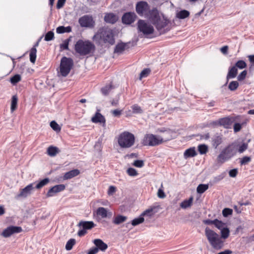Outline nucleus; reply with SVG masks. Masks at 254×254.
Listing matches in <instances>:
<instances>
[{
	"label": "nucleus",
	"mask_w": 254,
	"mask_h": 254,
	"mask_svg": "<svg viewBox=\"0 0 254 254\" xmlns=\"http://www.w3.org/2000/svg\"><path fill=\"white\" fill-rule=\"evenodd\" d=\"M222 142V135L218 133L214 134L212 137V145L213 147L216 149L217 147Z\"/></svg>",
	"instance_id": "obj_21"
},
{
	"label": "nucleus",
	"mask_w": 254,
	"mask_h": 254,
	"mask_svg": "<svg viewBox=\"0 0 254 254\" xmlns=\"http://www.w3.org/2000/svg\"><path fill=\"white\" fill-rule=\"evenodd\" d=\"M21 76L19 74H15L10 78V82L15 85L21 80Z\"/></svg>",
	"instance_id": "obj_44"
},
{
	"label": "nucleus",
	"mask_w": 254,
	"mask_h": 254,
	"mask_svg": "<svg viewBox=\"0 0 254 254\" xmlns=\"http://www.w3.org/2000/svg\"><path fill=\"white\" fill-rule=\"evenodd\" d=\"M80 174V171L78 169H73L65 173L64 176V180L70 179Z\"/></svg>",
	"instance_id": "obj_23"
},
{
	"label": "nucleus",
	"mask_w": 254,
	"mask_h": 254,
	"mask_svg": "<svg viewBox=\"0 0 254 254\" xmlns=\"http://www.w3.org/2000/svg\"><path fill=\"white\" fill-rule=\"evenodd\" d=\"M235 66L240 69H243L247 66V64L244 61L239 60L236 63Z\"/></svg>",
	"instance_id": "obj_49"
},
{
	"label": "nucleus",
	"mask_w": 254,
	"mask_h": 254,
	"mask_svg": "<svg viewBox=\"0 0 254 254\" xmlns=\"http://www.w3.org/2000/svg\"><path fill=\"white\" fill-rule=\"evenodd\" d=\"M233 213V210L229 208H225L222 210L223 216L225 217H228L229 215H232Z\"/></svg>",
	"instance_id": "obj_51"
},
{
	"label": "nucleus",
	"mask_w": 254,
	"mask_h": 254,
	"mask_svg": "<svg viewBox=\"0 0 254 254\" xmlns=\"http://www.w3.org/2000/svg\"><path fill=\"white\" fill-rule=\"evenodd\" d=\"M76 241L74 239H69L65 245V249L67 251L71 250L73 246L75 244Z\"/></svg>",
	"instance_id": "obj_40"
},
{
	"label": "nucleus",
	"mask_w": 254,
	"mask_h": 254,
	"mask_svg": "<svg viewBox=\"0 0 254 254\" xmlns=\"http://www.w3.org/2000/svg\"><path fill=\"white\" fill-rule=\"evenodd\" d=\"M50 127L56 131H60L61 129L60 126L55 121H53L50 123Z\"/></svg>",
	"instance_id": "obj_45"
},
{
	"label": "nucleus",
	"mask_w": 254,
	"mask_h": 254,
	"mask_svg": "<svg viewBox=\"0 0 254 254\" xmlns=\"http://www.w3.org/2000/svg\"><path fill=\"white\" fill-rule=\"evenodd\" d=\"M205 235L211 247L215 250H220L224 246V241L220 236L208 227L205 229Z\"/></svg>",
	"instance_id": "obj_3"
},
{
	"label": "nucleus",
	"mask_w": 254,
	"mask_h": 254,
	"mask_svg": "<svg viewBox=\"0 0 254 254\" xmlns=\"http://www.w3.org/2000/svg\"><path fill=\"white\" fill-rule=\"evenodd\" d=\"M131 108L132 110V113L134 114H141L143 113V110L137 104L132 105Z\"/></svg>",
	"instance_id": "obj_42"
},
{
	"label": "nucleus",
	"mask_w": 254,
	"mask_h": 254,
	"mask_svg": "<svg viewBox=\"0 0 254 254\" xmlns=\"http://www.w3.org/2000/svg\"><path fill=\"white\" fill-rule=\"evenodd\" d=\"M221 230V239H226L228 238L230 234L229 229L227 227L223 228Z\"/></svg>",
	"instance_id": "obj_37"
},
{
	"label": "nucleus",
	"mask_w": 254,
	"mask_h": 254,
	"mask_svg": "<svg viewBox=\"0 0 254 254\" xmlns=\"http://www.w3.org/2000/svg\"><path fill=\"white\" fill-rule=\"evenodd\" d=\"M137 17L134 12L125 13L122 17V22L126 24H130L134 22Z\"/></svg>",
	"instance_id": "obj_14"
},
{
	"label": "nucleus",
	"mask_w": 254,
	"mask_h": 254,
	"mask_svg": "<svg viewBox=\"0 0 254 254\" xmlns=\"http://www.w3.org/2000/svg\"><path fill=\"white\" fill-rule=\"evenodd\" d=\"M127 173L130 176L134 177L138 175L137 172L136 170L133 168H129L127 170Z\"/></svg>",
	"instance_id": "obj_53"
},
{
	"label": "nucleus",
	"mask_w": 254,
	"mask_h": 254,
	"mask_svg": "<svg viewBox=\"0 0 254 254\" xmlns=\"http://www.w3.org/2000/svg\"><path fill=\"white\" fill-rule=\"evenodd\" d=\"M17 101L18 98L16 95H13L11 98V107L10 110L11 112H14L16 109L17 107Z\"/></svg>",
	"instance_id": "obj_34"
},
{
	"label": "nucleus",
	"mask_w": 254,
	"mask_h": 254,
	"mask_svg": "<svg viewBox=\"0 0 254 254\" xmlns=\"http://www.w3.org/2000/svg\"><path fill=\"white\" fill-rule=\"evenodd\" d=\"M95 49L94 45L91 42L89 41H83L82 40H78L74 47L76 52L81 56L87 55Z\"/></svg>",
	"instance_id": "obj_5"
},
{
	"label": "nucleus",
	"mask_w": 254,
	"mask_h": 254,
	"mask_svg": "<svg viewBox=\"0 0 254 254\" xmlns=\"http://www.w3.org/2000/svg\"><path fill=\"white\" fill-rule=\"evenodd\" d=\"M137 28L139 31L146 35L152 34L154 30L152 25L147 24L144 20L141 19L138 21Z\"/></svg>",
	"instance_id": "obj_8"
},
{
	"label": "nucleus",
	"mask_w": 254,
	"mask_h": 254,
	"mask_svg": "<svg viewBox=\"0 0 254 254\" xmlns=\"http://www.w3.org/2000/svg\"><path fill=\"white\" fill-rule=\"evenodd\" d=\"M196 155L197 153L194 147H192L187 149L184 154V157L186 159L188 158L194 157Z\"/></svg>",
	"instance_id": "obj_28"
},
{
	"label": "nucleus",
	"mask_w": 254,
	"mask_h": 254,
	"mask_svg": "<svg viewBox=\"0 0 254 254\" xmlns=\"http://www.w3.org/2000/svg\"><path fill=\"white\" fill-rule=\"evenodd\" d=\"M169 21L166 18H163L162 19L161 18L159 20L156 21L154 24H153L157 29V30L160 32V34L165 33L168 31L169 29L164 30L163 29L166 27L169 23Z\"/></svg>",
	"instance_id": "obj_11"
},
{
	"label": "nucleus",
	"mask_w": 254,
	"mask_h": 254,
	"mask_svg": "<svg viewBox=\"0 0 254 254\" xmlns=\"http://www.w3.org/2000/svg\"><path fill=\"white\" fill-rule=\"evenodd\" d=\"M65 189V186L64 184L56 185L52 187L47 192L46 196L47 197L54 195L55 193L63 191Z\"/></svg>",
	"instance_id": "obj_15"
},
{
	"label": "nucleus",
	"mask_w": 254,
	"mask_h": 254,
	"mask_svg": "<svg viewBox=\"0 0 254 254\" xmlns=\"http://www.w3.org/2000/svg\"><path fill=\"white\" fill-rule=\"evenodd\" d=\"M161 188L159 189L157 192V196L160 198H164L166 197V194L162 189L163 188V185L161 184Z\"/></svg>",
	"instance_id": "obj_54"
},
{
	"label": "nucleus",
	"mask_w": 254,
	"mask_h": 254,
	"mask_svg": "<svg viewBox=\"0 0 254 254\" xmlns=\"http://www.w3.org/2000/svg\"><path fill=\"white\" fill-rule=\"evenodd\" d=\"M237 148L234 143L229 144L224 148L217 158V161L219 163H223L225 161L230 159L236 154Z\"/></svg>",
	"instance_id": "obj_4"
},
{
	"label": "nucleus",
	"mask_w": 254,
	"mask_h": 254,
	"mask_svg": "<svg viewBox=\"0 0 254 254\" xmlns=\"http://www.w3.org/2000/svg\"><path fill=\"white\" fill-rule=\"evenodd\" d=\"M153 208H149V209L145 210L141 215L143 217L144 216H145V215H148V216H151L154 213V212L153 213Z\"/></svg>",
	"instance_id": "obj_57"
},
{
	"label": "nucleus",
	"mask_w": 254,
	"mask_h": 254,
	"mask_svg": "<svg viewBox=\"0 0 254 254\" xmlns=\"http://www.w3.org/2000/svg\"><path fill=\"white\" fill-rule=\"evenodd\" d=\"M190 12L187 10H182L178 12L176 14V17L179 19H185L190 15Z\"/></svg>",
	"instance_id": "obj_33"
},
{
	"label": "nucleus",
	"mask_w": 254,
	"mask_h": 254,
	"mask_svg": "<svg viewBox=\"0 0 254 254\" xmlns=\"http://www.w3.org/2000/svg\"><path fill=\"white\" fill-rule=\"evenodd\" d=\"M225 177V174L222 173L221 174L216 176L214 178L213 182L216 183L221 181Z\"/></svg>",
	"instance_id": "obj_59"
},
{
	"label": "nucleus",
	"mask_w": 254,
	"mask_h": 254,
	"mask_svg": "<svg viewBox=\"0 0 254 254\" xmlns=\"http://www.w3.org/2000/svg\"><path fill=\"white\" fill-rule=\"evenodd\" d=\"M96 214L98 216H101L102 218L107 217L108 214H109L110 216L111 215V212L108 213L107 209L102 207H99L97 209Z\"/></svg>",
	"instance_id": "obj_27"
},
{
	"label": "nucleus",
	"mask_w": 254,
	"mask_h": 254,
	"mask_svg": "<svg viewBox=\"0 0 254 254\" xmlns=\"http://www.w3.org/2000/svg\"><path fill=\"white\" fill-rule=\"evenodd\" d=\"M159 12L156 8H153L149 11V19L152 24L160 18Z\"/></svg>",
	"instance_id": "obj_18"
},
{
	"label": "nucleus",
	"mask_w": 254,
	"mask_h": 254,
	"mask_svg": "<svg viewBox=\"0 0 254 254\" xmlns=\"http://www.w3.org/2000/svg\"><path fill=\"white\" fill-rule=\"evenodd\" d=\"M71 27L69 26L64 27V26H60L57 28L56 32L59 34H62L64 33H69L71 32Z\"/></svg>",
	"instance_id": "obj_30"
},
{
	"label": "nucleus",
	"mask_w": 254,
	"mask_h": 254,
	"mask_svg": "<svg viewBox=\"0 0 254 254\" xmlns=\"http://www.w3.org/2000/svg\"><path fill=\"white\" fill-rule=\"evenodd\" d=\"M166 134H168L166 137L155 135L153 134H146L143 139L142 143L144 146H157L172 139L169 131H166Z\"/></svg>",
	"instance_id": "obj_2"
},
{
	"label": "nucleus",
	"mask_w": 254,
	"mask_h": 254,
	"mask_svg": "<svg viewBox=\"0 0 254 254\" xmlns=\"http://www.w3.org/2000/svg\"><path fill=\"white\" fill-rule=\"evenodd\" d=\"M219 123L221 126H223L225 128H228L231 125L232 123V120L228 118H223L220 119Z\"/></svg>",
	"instance_id": "obj_26"
},
{
	"label": "nucleus",
	"mask_w": 254,
	"mask_h": 254,
	"mask_svg": "<svg viewBox=\"0 0 254 254\" xmlns=\"http://www.w3.org/2000/svg\"><path fill=\"white\" fill-rule=\"evenodd\" d=\"M38 45L39 41L36 42L34 46L31 49L30 51V61L33 64H34L36 61L37 53L36 47L38 46Z\"/></svg>",
	"instance_id": "obj_25"
},
{
	"label": "nucleus",
	"mask_w": 254,
	"mask_h": 254,
	"mask_svg": "<svg viewBox=\"0 0 254 254\" xmlns=\"http://www.w3.org/2000/svg\"><path fill=\"white\" fill-rule=\"evenodd\" d=\"M22 229L20 226H10L4 229L1 235L4 238H8L14 234H17L21 232Z\"/></svg>",
	"instance_id": "obj_9"
},
{
	"label": "nucleus",
	"mask_w": 254,
	"mask_h": 254,
	"mask_svg": "<svg viewBox=\"0 0 254 254\" xmlns=\"http://www.w3.org/2000/svg\"><path fill=\"white\" fill-rule=\"evenodd\" d=\"M78 22L82 27H93L94 21L91 16L84 15L79 18Z\"/></svg>",
	"instance_id": "obj_10"
},
{
	"label": "nucleus",
	"mask_w": 254,
	"mask_h": 254,
	"mask_svg": "<svg viewBox=\"0 0 254 254\" xmlns=\"http://www.w3.org/2000/svg\"><path fill=\"white\" fill-rule=\"evenodd\" d=\"M93 243L98 251L105 252L108 248V245L100 239H95L93 241Z\"/></svg>",
	"instance_id": "obj_17"
},
{
	"label": "nucleus",
	"mask_w": 254,
	"mask_h": 254,
	"mask_svg": "<svg viewBox=\"0 0 254 254\" xmlns=\"http://www.w3.org/2000/svg\"><path fill=\"white\" fill-rule=\"evenodd\" d=\"M73 65V61L70 58L64 57L61 60L60 73L64 76L66 77L69 73Z\"/></svg>",
	"instance_id": "obj_7"
},
{
	"label": "nucleus",
	"mask_w": 254,
	"mask_h": 254,
	"mask_svg": "<svg viewBox=\"0 0 254 254\" xmlns=\"http://www.w3.org/2000/svg\"><path fill=\"white\" fill-rule=\"evenodd\" d=\"M130 42L123 43L121 42L118 43L115 47L114 53L119 54H122L125 49L129 48V45Z\"/></svg>",
	"instance_id": "obj_16"
},
{
	"label": "nucleus",
	"mask_w": 254,
	"mask_h": 254,
	"mask_svg": "<svg viewBox=\"0 0 254 254\" xmlns=\"http://www.w3.org/2000/svg\"><path fill=\"white\" fill-rule=\"evenodd\" d=\"M54 38V33L50 31H48L45 36V40L46 41H50L52 40Z\"/></svg>",
	"instance_id": "obj_46"
},
{
	"label": "nucleus",
	"mask_w": 254,
	"mask_h": 254,
	"mask_svg": "<svg viewBox=\"0 0 254 254\" xmlns=\"http://www.w3.org/2000/svg\"><path fill=\"white\" fill-rule=\"evenodd\" d=\"M150 72L149 68H145L140 72L139 75V79L141 80L142 78L147 77Z\"/></svg>",
	"instance_id": "obj_47"
},
{
	"label": "nucleus",
	"mask_w": 254,
	"mask_h": 254,
	"mask_svg": "<svg viewBox=\"0 0 254 254\" xmlns=\"http://www.w3.org/2000/svg\"><path fill=\"white\" fill-rule=\"evenodd\" d=\"M91 121L94 123H103V126H105L106 120L105 117L100 113L96 112L94 116L91 119Z\"/></svg>",
	"instance_id": "obj_20"
},
{
	"label": "nucleus",
	"mask_w": 254,
	"mask_h": 254,
	"mask_svg": "<svg viewBox=\"0 0 254 254\" xmlns=\"http://www.w3.org/2000/svg\"><path fill=\"white\" fill-rule=\"evenodd\" d=\"M248 147V144L246 143H243L241 145L239 146L238 151L239 153H242L247 149Z\"/></svg>",
	"instance_id": "obj_58"
},
{
	"label": "nucleus",
	"mask_w": 254,
	"mask_h": 254,
	"mask_svg": "<svg viewBox=\"0 0 254 254\" xmlns=\"http://www.w3.org/2000/svg\"><path fill=\"white\" fill-rule=\"evenodd\" d=\"M77 226L79 227L87 230H91L94 228L96 224L93 221H80L78 224Z\"/></svg>",
	"instance_id": "obj_19"
},
{
	"label": "nucleus",
	"mask_w": 254,
	"mask_h": 254,
	"mask_svg": "<svg viewBox=\"0 0 254 254\" xmlns=\"http://www.w3.org/2000/svg\"><path fill=\"white\" fill-rule=\"evenodd\" d=\"M65 1L66 0H58V2L57 3V8L58 9H60L62 8L64 5Z\"/></svg>",
	"instance_id": "obj_61"
},
{
	"label": "nucleus",
	"mask_w": 254,
	"mask_h": 254,
	"mask_svg": "<svg viewBox=\"0 0 254 254\" xmlns=\"http://www.w3.org/2000/svg\"><path fill=\"white\" fill-rule=\"evenodd\" d=\"M136 12L140 15H143L149 9V5L146 1H140L137 2L135 6Z\"/></svg>",
	"instance_id": "obj_13"
},
{
	"label": "nucleus",
	"mask_w": 254,
	"mask_h": 254,
	"mask_svg": "<svg viewBox=\"0 0 254 254\" xmlns=\"http://www.w3.org/2000/svg\"><path fill=\"white\" fill-rule=\"evenodd\" d=\"M70 41V37L65 40L62 44L60 45L61 49H63L64 50H68V44L69 42Z\"/></svg>",
	"instance_id": "obj_48"
},
{
	"label": "nucleus",
	"mask_w": 254,
	"mask_h": 254,
	"mask_svg": "<svg viewBox=\"0 0 254 254\" xmlns=\"http://www.w3.org/2000/svg\"><path fill=\"white\" fill-rule=\"evenodd\" d=\"M198 150L200 154H205L208 151V147L205 144L199 145Z\"/></svg>",
	"instance_id": "obj_43"
},
{
	"label": "nucleus",
	"mask_w": 254,
	"mask_h": 254,
	"mask_svg": "<svg viewBox=\"0 0 254 254\" xmlns=\"http://www.w3.org/2000/svg\"><path fill=\"white\" fill-rule=\"evenodd\" d=\"M127 219V217L122 215H118L113 220V223L116 225H119L125 222Z\"/></svg>",
	"instance_id": "obj_29"
},
{
	"label": "nucleus",
	"mask_w": 254,
	"mask_h": 254,
	"mask_svg": "<svg viewBox=\"0 0 254 254\" xmlns=\"http://www.w3.org/2000/svg\"><path fill=\"white\" fill-rule=\"evenodd\" d=\"M239 85V82L237 81H232L229 83L228 88L230 90L234 91L238 88Z\"/></svg>",
	"instance_id": "obj_41"
},
{
	"label": "nucleus",
	"mask_w": 254,
	"mask_h": 254,
	"mask_svg": "<svg viewBox=\"0 0 254 254\" xmlns=\"http://www.w3.org/2000/svg\"><path fill=\"white\" fill-rule=\"evenodd\" d=\"M134 135L128 131L122 133L118 138V143L122 148L130 147L134 144Z\"/></svg>",
	"instance_id": "obj_6"
},
{
	"label": "nucleus",
	"mask_w": 254,
	"mask_h": 254,
	"mask_svg": "<svg viewBox=\"0 0 254 254\" xmlns=\"http://www.w3.org/2000/svg\"><path fill=\"white\" fill-rule=\"evenodd\" d=\"M50 182V179L48 178H45L40 181L35 187L34 188L39 190L47 185Z\"/></svg>",
	"instance_id": "obj_35"
},
{
	"label": "nucleus",
	"mask_w": 254,
	"mask_h": 254,
	"mask_svg": "<svg viewBox=\"0 0 254 254\" xmlns=\"http://www.w3.org/2000/svg\"><path fill=\"white\" fill-rule=\"evenodd\" d=\"M59 152L60 150L57 147L51 146L47 149V153L50 156H55Z\"/></svg>",
	"instance_id": "obj_32"
},
{
	"label": "nucleus",
	"mask_w": 254,
	"mask_h": 254,
	"mask_svg": "<svg viewBox=\"0 0 254 254\" xmlns=\"http://www.w3.org/2000/svg\"><path fill=\"white\" fill-rule=\"evenodd\" d=\"M208 189V184H200L197 186L196 191L197 193L201 194L205 192Z\"/></svg>",
	"instance_id": "obj_38"
},
{
	"label": "nucleus",
	"mask_w": 254,
	"mask_h": 254,
	"mask_svg": "<svg viewBox=\"0 0 254 254\" xmlns=\"http://www.w3.org/2000/svg\"><path fill=\"white\" fill-rule=\"evenodd\" d=\"M121 110L118 109L112 111V113L114 117H119L121 115Z\"/></svg>",
	"instance_id": "obj_64"
},
{
	"label": "nucleus",
	"mask_w": 254,
	"mask_h": 254,
	"mask_svg": "<svg viewBox=\"0 0 254 254\" xmlns=\"http://www.w3.org/2000/svg\"><path fill=\"white\" fill-rule=\"evenodd\" d=\"M98 251H99L98 250L97 248L96 247H93L89 250L87 254H96Z\"/></svg>",
	"instance_id": "obj_63"
},
{
	"label": "nucleus",
	"mask_w": 254,
	"mask_h": 254,
	"mask_svg": "<svg viewBox=\"0 0 254 254\" xmlns=\"http://www.w3.org/2000/svg\"><path fill=\"white\" fill-rule=\"evenodd\" d=\"M247 73V71L246 70H243L242 72H241L237 77L238 80L241 81L244 80L246 77Z\"/></svg>",
	"instance_id": "obj_56"
},
{
	"label": "nucleus",
	"mask_w": 254,
	"mask_h": 254,
	"mask_svg": "<svg viewBox=\"0 0 254 254\" xmlns=\"http://www.w3.org/2000/svg\"><path fill=\"white\" fill-rule=\"evenodd\" d=\"M93 40L98 45L108 43L111 45L115 44V38L113 31L105 27L98 29L93 37Z\"/></svg>",
	"instance_id": "obj_1"
},
{
	"label": "nucleus",
	"mask_w": 254,
	"mask_h": 254,
	"mask_svg": "<svg viewBox=\"0 0 254 254\" xmlns=\"http://www.w3.org/2000/svg\"><path fill=\"white\" fill-rule=\"evenodd\" d=\"M237 73L238 69L236 66H233L231 67H230L226 77L227 83L228 82L229 79L235 78L237 76Z\"/></svg>",
	"instance_id": "obj_24"
},
{
	"label": "nucleus",
	"mask_w": 254,
	"mask_h": 254,
	"mask_svg": "<svg viewBox=\"0 0 254 254\" xmlns=\"http://www.w3.org/2000/svg\"><path fill=\"white\" fill-rule=\"evenodd\" d=\"M144 165V161L142 160H136L133 163V165L138 168L142 167Z\"/></svg>",
	"instance_id": "obj_55"
},
{
	"label": "nucleus",
	"mask_w": 254,
	"mask_h": 254,
	"mask_svg": "<svg viewBox=\"0 0 254 254\" xmlns=\"http://www.w3.org/2000/svg\"><path fill=\"white\" fill-rule=\"evenodd\" d=\"M144 221V218L140 215L139 217L133 219L131 222V224L133 226H135L143 223Z\"/></svg>",
	"instance_id": "obj_39"
},
{
	"label": "nucleus",
	"mask_w": 254,
	"mask_h": 254,
	"mask_svg": "<svg viewBox=\"0 0 254 254\" xmlns=\"http://www.w3.org/2000/svg\"><path fill=\"white\" fill-rule=\"evenodd\" d=\"M115 87L114 86H113L111 84H110L109 85H106L103 87H102L101 89L102 93L105 95L106 96L109 94L110 92L111 91L112 89H114Z\"/></svg>",
	"instance_id": "obj_36"
},
{
	"label": "nucleus",
	"mask_w": 254,
	"mask_h": 254,
	"mask_svg": "<svg viewBox=\"0 0 254 254\" xmlns=\"http://www.w3.org/2000/svg\"><path fill=\"white\" fill-rule=\"evenodd\" d=\"M193 201V197L191 196L189 199H186L182 202L180 206L184 209H186L191 206Z\"/></svg>",
	"instance_id": "obj_31"
},
{
	"label": "nucleus",
	"mask_w": 254,
	"mask_h": 254,
	"mask_svg": "<svg viewBox=\"0 0 254 254\" xmlns=\"http://www.w3.org/2000/svg\"><path fill=\"white\" fill-rule=\"evenodd\" d=\"M214 225L216 228L220 230L223 228L225 224L222 221L219 220L217 219H215V223Z\"/></svg>",
	"instance_id": "obj_52"
},
{
	"label": "nucleus",
	"mask_w": 254,
	"mask_h": 254,
	"mask_svg": "<svg viewBox=\"0 0 254 254\" xmlns=\"http://www.w3.org/2000/svg\"><path fill=\"white\" fill-rule=\"evenodd\" d=\"M118 19V17L113 13H106L104 16V21L109 23L114 24Z\"/></svg>",
	"instance_id": "obj_22"
},
{
	"label": "nucleus",
	"mask_w": 254,
	"mask_h": 254,
	"mask_svg": "<svg viewBox=\"0 0 254 254\" xmlns=\"http://www.w3.org/2000/svg\"><path fill=\"white\" fill-rule=\"evenodd\" d=\"M34 189L33 184L31 183L27 185L24 188L20 190V192L17 194L15 198L18 199L19 198H26L32 193V190Z\"/></svg>",
	"instance_id": "obj_12"
},
{
	"label": "nucleus",
	"mask_w": 254,
	"mask_h": 254,
	"mask_svg": "<svg viewBox=\"0 0 254 254\" xmlns=\"http://www.w3.org/2000/svg\"><path fill=\"white\" fill-rule=\"evenodd\" d=\"M242 128V125L240 123H235L234 125V131L235 132L239 131Z\"/></svg>",
	"instance_id": "obj_62"
},
{
	"label": "nucleus",
	"mask_w": 254,
	"mask_h": 254,
	"mask_svg": "<svg viewBox=\"0 0 254 254\" xmlns=\"http://www.w3.org/2000/svg\"><path fill=\"white\" fill-rule=\"evenodd\" d=\"M238 173V169H233L231 170L229 172V175L230 177L232 178H235L236 177Z\"/></svg>",
	"instance_id": "obj_60"
},
{
	"label": "nucleus",
	"mask_w": 254,
	"mask_h": 254,
	"mask_svg": "<svg viewBox=\"0 0 254 254\" xmlns=\"http://www.w3.org/2000/svg\"><path fill=\"white\" fill-rule=\"evenodd\" d=\"M252 158L250 156H244L243 157L241 161L240 164L241 165H245L248 164L251 161Z\"/></svg>",
	"instance_id": "obj_50"
}]
</instances>
